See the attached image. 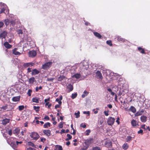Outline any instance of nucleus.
<instances>
[{"label":"nucleus","instance_id":"obj_1","mask_svg":"<svg viewBox=\"0 0 150 150\" xmlns=\"http://www.w3.org/2000/svg\"><path fill=\"white\" fill-rule=\"evenodd\" d=\"M29 135L30 138L32 140L35 141L37 140L40 137V136L36 132H32L29 133Z\"/></svg>","mask_w":150,"mask_h":150},{"label":"nucleus","instance_id":"obj_46","mask_svg":"<svg viewBox=\"0 0 150 150\" xmlns=\"http://www.w3.org/2000/svg\"><path fill=\"white\" fill-rule=\"evenodd\" d=\"M42 89V87L41 86H40L39 87L37 86L35 88V91L36 92H38L39 90H41Z\"/></svg>","mask_w":150,"mask_h":150},{"label":"nucleus","instance_id":"obj_32","mask_svg":"<svg viewBox=\"0 0 150 150\" xmlns=\"http://www.w3.org/2000/svg\"><path fill=\"white\" fill-rule=\"evenodd\" d=\"M10 23V26H13L15 25V21L13 20H11L9 21Z\"/></svg>","mask_w":150,"mask_h":150},{"label":"nucleus","instance_id":"obj_56","mask_svg":"<svg viewBox=\"0 0 150 150\" xmlns=\"http://www.w3.org/2000/svg\"><path fill=\"white\" fill-rule=\"evenodd\" d=\"M138 134H143V130L142 129H140V130L138 132Z\"/></svg>","mask_w":150,"mask_h":150},{"label":"nucleus","instance_id":"obj_53","mask_svg":"<svg viewBox=\"0 0 150 150\" xmlns=\"http://www.w3.org/2000/svg\"><path fill=\"white\" fill-rule=\"evenodd\" d=\"M8 134L10 135L11 136L12 134V132L11 129L8 132Z\"/></svg>","mask_w":150,"mask_h":150},{"label":"nucleus","instance_id":"obj_48","mask_svg":"<svg viewBox=\"0 0 150 150\" xmlns=\"http://www.w3.org/2000/svg\"><path fill=\"white\" fill-rule=\"evenodd\" d=\"M92 150H101L100 148L98 146H96L93 148Z\"/></svg>","mask_w":150,"mask_h":150},{"label":"nucleus","instance_id":"obj_50","mask_svg":"<svg viewBox=\"0 0 150 150\" xmlns=\"http://www.w3.org/2000/svg\"><path fill=\"white\" fill-rule=\"evenodd\" d=\"M54 79V78H48L47 79V81H52Z\"/></svg>","mask_w":150,"mask_h":150},{"label":"nucleus","instance_id":"obj_54","mask_svg":"<svg viewBox=\"0 0 150 150\" xmlns=\"http://www.w3.org/2000/svg\"><path fill=\"white\" fill-rule=\"evenodd\" d=\"M40 141L42 142H44L46 140V139L45 138H43V137H41L40 138Z\"/></svg>","mask_w":150,"mask_h":150},{"label":"nucleus","instance_id":"obj_27","mask_svg":"<svg viewBox=\"0 0 150 150\" xmlns=\"http://www.w3.org/2000/svg\"><path fill=\"white\" fill-rule=\"evenodd\" d=\"M39 98H38L37 97L33 98L32 99V100L33 102H35L37 103H39Z\"/></svg>","mask_w":150,"mask_h":150},{"label":"nucleus","instance_id":"obj_61","mask_svg":"<svg viewBox=\"0 0 150 150\" xmlns=\"http://www.w3.org/2000/svg\"><path fill=\"white\" fill-rule=\"evenodd\" d=\"M18 33L19 34H22L23 33V31L22 30H19L18 31Z\"/></svg>","mask_w":150,"mask_h":150},{"label":"nucleus","instance_id":"obj_9","mask_svg":"<svg viewBox=\"0 0 150 150\" xmlns=\"http://www.w3.org/2000/svg\"><path fill=\"white\" fill-rule=\"evenodd\" d=\"M10 119L8 118H5L2 120L1 121V123L4 125H6L10 122Z\"/></svg>","mask_w":150,"mask_h":150},{"label":"nucleus","instance_id":"obj_17","mask_svg":"<svg viewBox=\"0 0 150 150\" xmlns=\"http://www.w3.org/2000/svg\"><path fill=\"white\" fill-rule=\"evenodd\" d=\"M20 131V129L19 128H16L13 131V134L16 135H17L19 133Z\"/></svg>","mask_w":150,"mask_h":150},{"label":"nucleus","instance_id":"obj_59","mask_svg":"<svg viewBox=\"0 0 150 150\" xmlns=\"http://www.w3.org/2000/svg\"><path fill=\"white\" fill-rule=\"evenodd\" d=\"M50 98L49 97L47 99H45L44 100V101L45 102H48V101H50Z\"/></svg>","mask_w":150,"mask_h":150},{"label":"nucleus","instance_id":"obj_10","mask_svg":"<svg viewBox=\"0 0 150 150\" xmlns=\"http://www.w3.org/2000/svg\"><path fill=\"white\" fill-rule=\"evenodd\" d=\"M4 45L7 49L11 48L12 46V45L9 44L7 42H5L4 44Z\"/></svg>","mask_w":150,"mask_h":150},{"label":"nucleus","instance_id":"obj_19","mask_svg":"<svg viewBox=\"0 0 150 150\" xmlns=\"http://www.w3.org/2000/svg\"><path fill=\"white\" fill-rule=\"evenodd\" d=\"M67 88L69 89L68 90V92H69L70 91H72L73 89V86L71 84H69L67 86Z\"/></svg>","mask_w":150,"mask_h":150},{"label":"nucleus","instance_id":"obj_30","mask_svg":"<svg viewBox=\"0 0 150 150\" xmlns=\"http://www.w3.org/2000/svg\"><path fill=\"white\" fill-rule=\"evenodd\" d=\"M65 78V76L63 75H61L58 77L57 80L59 81H61L63 80Z\"/></svg>","mask_w":150,"mask_h":150},{"label":"nucleus","instance_id":"obj_16","mask_svg":"<svg viewBox=\"0 0 150 150\" xmlns=\"http://www.w3.org/2000/svg\"><path fill=\"white\" fill-rule=\"evenodd\" d=\"M131 124L132 126L134 127H135L137 125H138V123H137V122L134 120H132L131 122Z\"/></svg>","mask_w":150,"mask_h":150},{"label":"nucleus","instance_id":"obj_47","mask_svg":"<svg viewBox=\"0 0 150 150\" xmlns=\"http://www.w3.org/2000/svg\"><path fill=\"white\" fill-rule=\"evenodd\" d=\"M80 112L78 111L77 113H75L74 115L76 116V118H78L80 116Z\"/></svg>","mask_w":150,"mask_h":150},{"label":"nucleus","instance_id":"obj_52","mask_svg":"<svg viewBox=\"0 0 150 150\" xmlns=\"http://www.w3.org/2000/svg\"><path fill=\"white\" fill-rule=\"evenodd\" d=\"M5 11V9L4 8H3L1 9L0 11V14H1L2 13L4 12Z\"/></svg>","mask_w":150,"mask_h":150},{"label":"nucleus","instance_id":"obj_6","mask_svg":"<svg viewBox=\"0 0 150 150\" xmlns=\"http://www.w3.org/2000/svg\"><path fill=\"white\" fill-rule=\"evenodd\" d=\"M7 34V32L6 31H3L0 34V39L1 38H5Z\"/></svg>","mask_w":150,"mask_h":150},{"label":"nucleus","instance_id":"obj_39","mask_svg":"<svg viewBox=\"0 0 150 150\" xmlns=\"http://www.w3.org/2000/svg\"><path fill=\"white\" fill-rule=\"evenodd\" d=\"M67 136L68 137V138H66L65 140L66 141H68L70 139H71L72 138V136H71L70 134H67Z\"/></svg>","mask_w":150,"mask_h":150},{"label":"nucleus","instance_id":"obj_11","mask_svg":"<svg viewBox=\"0 0 150 150\" xmlns=\"http://www.w3.org/2000/svg\"><path fill=\"white\" fill-rule=\"evenodd\" d=\"M18 49V48H14L13 50V53L15 55H20L21 54V53L19 52L18 51H17V50Z\"/></svg>","mask_w":150,"mask_h":150},{"label":"nucleus","instance_id":"obj_7","mask_svg":"<svg viewBox=\"0 0 150 150\" xmlns=\"http://www.w3.org/2000/svg\"><path fill=\"white\" fill-rule=\"evenodd\" d=\"M36 81L35 78L34 77H32L30 78L28 80V82L29 84H33Z\"/></svg>","mask_w":150,"mask_h":150},{"label":"nucleus","instance_id":"obj_38","mask_svg":"<svg viewBox=\"0 0 150 150\" xmlns=\"http://www.w3.org/2000/svg\"><path fill=\"white\" fill-rule=\"evenodd\" d=\"M40 107L39 106H33V108L34 110H35L36 112H38L39 111V109L40 108Z\"/></svg>","mask_w":150,"mask_h":150},{"label":"nucleus","instance_id":"obj_2","mask_svg":"<svg viewBox=\"0 0 150 150\" xmlns=\"http://www.w3.org/2000/svg\"><path fill=\"white\" fill-rule=\"evenodd\" d=\"M52 64V62H46L42 65V68L47 70L51 67Z\"/></svg>","mask_w":150,"mask_h":150},{"label":"nucleus","instance_id":"obj_3","mask_svg":"<svg viewBox=\"0 0 150 150\" xmlns=\"http://www.w3.org/2000/svg\"><path fill=\"white\" fill-rule=\"evenodd\" d=\"M115 120V119L111 117H110L108 118L107 121L108 124L109 125L112 126V125Z\"/></svg>","mask_w":150,"mask_h":150},{"label":"nucleus","instance_id":"obj_55","mask_svg":"<svg viewBox=\"0 0 150 150\" xmlns=\"http://www.w3.org/2000/svg\"><path fill=\"white\" fill-rule=\"evenodd\" d=\"M16 145H17V146H18V145L19 144H21L23 143V142L22 141H20V142L16 141Z\"/></svg>","mask_w":150,"mask_h":150},{"label":"nucleus","instance_id":"obj_40","mask_svg":"<svg viewBox=\"0 0 150 150\" xmlns=\"http://www.w3.org/2000/svg\"><path fill=\"white\" fill-rule=\"evenodd\" d=\"M24 108V106L23 105H20L18 106V109L19 111H21L23 110Z\"/></svg>","mask_w":150,"mask_h":150},{"label":"nucleus","instance_id":"obj_29","mask_svg":"<svg viewBox=\"0 0 150 150\" xmlns=\"http://www.w3.org/2000/svg\"><path fill=\"white\" fill-rule=\"evenodd\" d=\"M8 108L7 105H5L2 106L0 108V110L4 112Z\"/></svg>","mask_w":150,"mask_h":150},{"label":"nucleus","instance_id":"obj_24","mask_svg":"<svg viewBox=\"0 0 150 150\" xmlns=\"http://www.w3.org/2000/svg\"><path fill=\"white\" fill-rule=\"evenodd\" d=\"M54 150H63V149L62 146L57 145L55 146V149Z\"/></svg>","mask_w":150,"mask_h":150},{"label":"nucleus","instance_id":"obj_63","mask_svg":"<svg viewBox=\"0 0 150 150\" xmlns=\"http://www.w3.org/2000/svg\"><path fill=\"white\" fill-rule=\"evenodd\" d=\"M31 68H28L27 69V73H29L31 71H32L31 70Z\"/></svg>","mask_w":150,"mask_h":150},{"label":"nucleus","instance_id":"obj_35","mask_svg":"<svg viewBox=\"0 0 150 150\" xmlns=\"http://www.w3.org/2000/svg\"><path fill=\"white\" fill-rule=\"evenodd\" d=\"M64 122H60L58 125L59 127L60 128H62L63 127V125L64 124Z\"/></svg>","mask_w":150,"mask_h":150},{"label":"nucleus","instance_id":"obj_20","mask_svg":"<svg viewBox=\"0 0 150 150\" xmlns=\"http://www.w3.org/2000/svg\"><path fill=\"white\" fill-rule=\"evenodd\" d=\"M115 39H117V40L118 41H121V42H125V39L122 38L120 36H117L116 37Z\"/></svg>","mask_w":150,"mask_h":150},{"label":"nucleus","instance_id":"obj_44","mask_svg":"<svg viewBox=\"0 0 150 150\" xmlns=\"http://www.w3.org/2000/svg\"><path fill=\"white\" fill-rule=\"evenodd\" d=\"M106 43L107 44L109 45L110 46H112V41L110 40H107L106 41Z\"/></svg>","mask_w":150,"mask_h":150},{"label":"nucleus","instance_id":"obj_25","mask_svg":"<svg viewBox=\"0 0 150 150\" xmlns=\"http://www.w3.org/2000/svg\"><path fill=\"white\" fill-rule=\"evenodd\" d=\"M129 110L130 111H132L134 113L136 112V110L135 107L133 106H131Z\"/></svg>","mask_w":150,"mask_h":150},{"label":"nucleus","instance_id":"obj_15","mask_svg":"<svg viewBox=\"0 0 150 150\" xmlns=\"http://www.w3.org/2000/svg\"><path fill=\"white\" fill-rule=\"evenodd\" d=\"M34 64L32 62H29L24 63L23 64V66L25 67L26 68L30 66H33Z\"/></svg>","mask_w":150,"mask_h":150},{"label":"nucleus","instance_id":"obj_34","mask_svg":"<svg viewBox=\"0 0 150 150\" xmlns=\"http://www.w3.org/2000/svg\"><path fill=\"white\" fill-rule=\"evenodd\" d=\"M10 20H9L8 19H6L4 20V22L5 24V25L6 26L8 25L9 23H10Z\"/></svg>","mask_w":150,"mask_h":150},{"label":"nucleus","instance_id":"obj_60","mask_svg":"<svg viewBox=\"0 0 150 150\" xmlns=\"http://www.w3.org/2000/svg\"><path fill=\"white\" fill-rule=\"evenodd\" d=\"M4 25V23L2 22H0V28L2 27Z\"/></svg>","mask_w":150,"mask_h":150},{"label":"nucleus","instance_id":"obj_8","mask_svg":"<svg viewBox=\"0 0 150 150\" xmlns=\"http://www.w3.org/2000/svg\"><path fill=\"white\" fill-rule=\"evenodd\" d=\"M40 72V71L37 70L36 69H34L32 71L31 75L32 76H35L36 74H38Z\"/></svg>","mask_w":150,"mask_h":150},{"label":"nucleus","instance_id":"obj_57","mask_svg":"<svg viewBox=\"0 0 150 150\" xmlns=\"http://www.w3.org/2000/svg\"><path fill=\"white\" fill-rule=\"evenodd\" d=\"M44 119L47 120H50V118L48 116H45L44 117Z\"/></svg>","mask_w":150,"mask_h":150},{"label":"nucleus","instance_id":"obj_18","mask_svg":"<svg viewBox=\"0 0 150 150\" xmlns=\"http://www.w3.org/2000/svg\"><path fill=\"white\" fill-rule=\"evenodd\" d=\"M96 75L98 77L99 79H102L103 78L102 74L100 71H97L96 72Z\"/></svg>","mask_w":150,"mask_h":150},{"label":"nucleus","instance_id":"obj_31","mask_svg":"<svg viewBox=\"0 0 150 150\" xmlns=\"http://www.w3.org/2000/svg\"><path fill=\"white\" fill-rule=\"evenodd\" d=\"M50 126V122H47L45 124L43 125V127L45 128H47Z\"/></svg>","mask_w":150,"mask_h":150},{"label":"nucleus","instance_id":"obj_4","mask_svg":"<svg viewBox=\"0 0 150 150\" xmlns=\"http://www.w3.org/2000/svg\"><path fill=\"white\" fill-rule=\"evenodd\" d=\"M8 143L14 149L16 150L17 149V145L16 144L15 142L13 141L12 142L8 140Z\"/></svg>","mask_w":150,"mask_h":150},{"label":"nucleus","instance_id":"obj_23","mask_svg":"<svg viewBox=\"0 0 150 150\" xmlns=\"http://www.w3.org/2000/svg\"><path fill=\"white\" fill-rule=\"evenodd\" d=\"M122 147L123 149L126 150L129 147V145L127 143H125L122 145Z\"/></svg>","mask_w":150,"mask_h":150},{"label":"nucleus","instance_id":"obj_5","mask_svg":"<svg viewBox=\"0 0 150 150\" xmlns=\"http://www.w3.org/2000/svg\"><path fill=\"white\" fill-rule=\"evenodd\" d=\"M28 54L29 57H34L36 56L37 52L33 50L29 51L28 52Z\"/></svg>","mask_w":150,"mask_h":150},{"label":"nucleus","instance_id":"obj_41","mask_svg":"<svg viewBox=\"0 0 150 150\" xmlns=\"http://www.w3.org/2000/svg\"><path fill=\"white\" fill-rule=\"evenodd\" d=\"M27 144L28 145L30 146H32L33 147L34 146V144L32 142H29L27 143Z\"/></svg>","mask_w":150,"mask_h":150},{"label":"nucleus","instance_id":"obj_33","mask_svg":"<svg viewBox=\"0 0 150 150\" xmlns=\"http://www.w3.org/2000/svg\"><path fill=\"white\" fill-rule=\"evenodd\" d=\"M62 102L61 101H59L58 102L59 104L56 105L55 106V108L56 109H57V108H60V105H61L62 104Z\"/></svg>","mask_w":150,"mask_h":150},{"label":"nucleus","instance_id":"obj_28","mask_svg":"<svg viewBox=\"0 0 150 150\" xmlns=\"http://www.w3.org/2000/svg\"><path fill=\"white\" fill-rule=\"evenodd\" d=\"M138 50L142 54H145V52L144 50L141 47H138Z\"/></svg>","mask_w":150,"mask_h":150},{"label":"nucleus","instance_id":"obj_62","mask_svg":"<svg viewBox=\"0 0 150 150\" xmlns=\"http://www.w3.org/2000/svg\"><path fill=\"white\" fill-rule=\"evenodd\" d=\"M87 147L86 146H83V147L81 148V150H87Z\"/></svg>","mask_w":150,"mask_h":150},{"label":"nucleus","instance_id":"obj_42","mask_svg":"<svg viewBox=\"0 0 150 150\" xmlns=\"http://www.w3.org/2000/svg\"><path fill=\"white\" fill-rule=\"evenodd\" d=\"M142 113H141L140 111H138L135 114V116L136 117L138 116L142 115Z\"/></svg>","mask_w":150,"mask_h":150},{"label":"nucleus","instance_id":"obj_49","mask_svg":"<svg viewBox=\"0 0 150 150\" xmlns=\"http://www.w3.org/2000/svg\"><path fill=\"white\" fill-rule=\"evenodd\" d=\"M86 135H88L91 132V130L90 129L87 130L86 131Z\"/></svg>","mask_w":150,"mask_h":150},{"label":"nucleus","instance_id":"obj_21","mask_svg":"<svg viewBox=\"0 0 150 150\" xmlns=\"http://www.w3.org/2000/svg\"><path fill=\"white\" fill-rule=\"evenodd\" d=\"M147 117L144 115H142L140 117L141 121L143 122H145L146 121Z\"/></svg>","mask_w":150,"mask_h":150},{"label":"nucleus","instance_id":"obj_14","mask_svg":"<svg viewBox=\"0 0 150 150\" xmlns=\"http://www.w3.org/2000/svg\"><path fill=\"white\" fill-rule=\"evenodd\" d=\"M20 96H17L13 97L12 98V100L13 101L16 102L20 101Z\"/></svg>","mask_w":150,"mask_h":150},{"label":"nucleus","instance_id":"obj_22","mask_svg":"<svg viewBox=\"0 0 150 150\" xmlns=\"http://www.w3.org/2000/svg\"><path fill=\"white\" fill-rule=\"evenodd\" d=\"M93 34L95 36H96L98 39H101L102 38V36L100 35V34L97 32H94Z\"/></svg>","mask_w":150,"mask_h":150},{"label":"nucleus","instance_id":"obj_13","mask_svg":"<svg viewBox=\"0 0 150 150\" xmlns=\"http://www.w3.org/2000/svg\"><path fill=\"white\" fill-rule=\"evenodd\" d=\"M105 146L107 147H110L112 146V143L111 142L106 141L105 143Z\"/></svg>","mask_w":150,"mask_h":150},{"label":"nucleus","instance_id":"obj_12","mask_svg":"<svg viewBox=\"0 0 150 150\" xmlns=\"http://www.w3.org/2000/svg\"><path fill=\"white\" fill-rule=\"evenodd\" d=\"M51 132V131L50 130L45 129L43 131V133L44 134L48 137H49L50 136Z\"/></svg>","mask_w":150,"mask_h":150},{"label":"nucleus","instance_id":"obj_36","mask_svg":"<svg viewBox=\"0 0 150 150\" xmlns=\"http://www.w3.org/2000/svg\"><path fill=\"white\" fill-rule=\"evenodd\" d=\"M83 93L84 94H83L81 96L83 98H84L86 96H87L88 94L89 93L86 91H85L83 92Z\"/></svg>","mask_w":150,"mask_h":150},{"label":"nucleus","instance_id":"obj_51","mask_svg":"<svg viewBox=\"0 0 150 150\" xmlns=\"http://www.w3.org/2000/svg\"><path fill=\"white\" fill-rule=\"evenodd\" d=\"M104 113L105 115L108 116L109 115V111H105L104 112Z\"/></svg>","mask_w":150,"mask_h":150},{"label":"nucleus","instance_id":"obj_37","mask_svg":"<svg viewBox=\"0 0 150 150\" xmlns=\"http://www.w3.org/2000/svg\"><path fill=\"white\" fill-rule=\"evenodd\" d=\"M132 137L130 136H128L126 139V141L127 142H129L132 140Z\"/></svg>","mask_w":150,"mask_h":150},{"label":"nucleus","instance_id":"obj_26","mask_svg":"<svg viewBox=\"0 0 150 150\" xmlns=\"http://www.w3.org/2000/svg\"><path fill=\"white\" fill-rule=\"evenodd\" d=\"M72 77L75 78L76 79H79L81 77V75L80 74H76L72 76Z\"/></svg>","mask_w":150,"mask_h":150},{"label":"nucleus","instance_id":"obj_43","mask_svg":"<svg viewBox=\"0 0 150 150\" xmlns=\"http://www.w3.org/2000/svg\"><path fill=\"white\" fill-rule=\"evenodd\" d=\"M77 96V94L76 93H72V94L71 98L74 99Z\"/></svg>","mask_w":150,"mask_h":150},{"label":"nucleus","instance_id":"obj_58","mask_svg":"<svg viewBox=\"0 0 150 150\" xmlns=\"http://www.w3.org/2000/svg\"><path fill=\"white\" fill-rule=\"evenodd\" d=\"M81 127L83 128H85L86 127V125L85 124L83 125V123L81 124Z\"/></svg>","mask_w":150,"mask_h":150},{"label":"nucleus","instance_id":"obj_64","mask_svg":"<svg viewBox=\"0 0 150 150\" xmlns=\"http://www.w3.org/2000/svg\"><path fill=\"white\" fill-rule=\"evenodd\" d=\"M27 150H36V149H35L30 147L27 149Z\"/></svg>","mask_w":150,"mask_h":150},{"label":"nucleus","instance_id":"obj_45","mask_svg":"<svg viewBox=\"0 0 150 150\" xmlns=\"http://www.w3.org/2000/svg\"><path fill=\"white\" fill-rule=\"evenodd\" d=\"M32 91L31 89H29L28 92L27 93V94L29 96H31V93L32 92Z\"/></svg>","mask_w":150,"mask_h":150}]
</instances>
